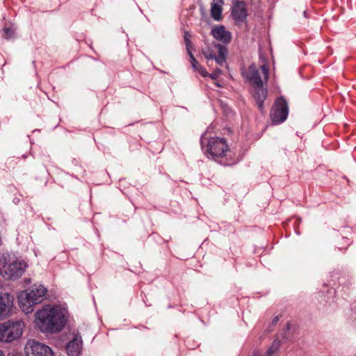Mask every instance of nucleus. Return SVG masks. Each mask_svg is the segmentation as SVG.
<instances>
[{"label": "nucleus", "mask_w": 356, "mask_h": 356, "mask_svg": "<svg viewBox=\"0 0 356 356\" xmlns=\"http://www.w3.org/2000/svg\"><path fill=\"white\" fill-rule=\"evenodd\" d=\"M65 322V312L58 307L44 306L36 313L35 323L42 332H58Z\"/></svg>", "instance_id": "f257e3e1"}, {"label": "nucleus", "mask_w": 356, "mask_h": 356, "mask_svg": "<svg viewBox=\"0 0 356 356\" xmlns=\"http://www.w3.org/2000/svg\"><path fill=\"white\" fill-rule=\"evenodd\" d=\"M268 67L266 65L260 67V72L254 64H252L246 72H243L244 76L250 82L254 88L253 96L259 109H262L263 102L266 97V90L264 88L261 74L264 79H268Z\"/></svg>", "instance_id": "f03ea898"}, {"label": "nucleus", "mask_w": 356, "mask_h": 356, "mask_svg": "<svg viewBox=\"0 0 356 356\" xmlns=\"http://www.w3.org/2000/svg\"><path fill=\"white\" fill-rule=\"evenodd\" d=\"M27 264L22 259L6 254L0 257V274L7 280H17L25 272Z\"/></svg>", "instance_id": "7ed1b4c3"}, {"label": "nucleus", "mask_w": 356, "mask_h": 356, "mask_svg": "<svg viewBox=\"0 0 356 356\" xmlns=\"http://www.w3.org/2000/svg\"><path fill=\"white\" fill-rule=\"evenodd\" d=\"M47 293V289L42 284H34L30 289L21 293L18 297L19 305L25 314L31 313L34 305L40 303Z\"/></svg>", "instance_id": "20e7f679"}, {"label": "nucleus", "mask_w": 356, "mask_h": 356, "mask_svg": "<svg viewBox=\"0 0 356 356\" xmlns=\"http://www.w3.org/2000/svg\"><path fill=\"white\" fill-rule=\"evenodd\" d=\"M24 324L21 321H8L0 323V341L10 342L18 339L22 334Z\"/></svg>", "instance_id": "39448f33"}, {"label": "nucleus", "mask_w": 356, "mask_h": 356, "mask_svg": "<svg viewBox=\"0 0 356 356\" xmlns=\"http://www.w3.org/2000/svg\"><path fill=\"white\" fill-rule=\"evenodd\" d=\"M228 150L229 147L225 140L218 137L211 138L206 149L207 156L214 160L225 156Z\"/></svg>", "instance_id": "423d86ee"}, {"label": "nucleus", "mask_w": 356, "mask_h": 356, "mask_svg": "<svg viewBox=\"0 0 356 356\" xmlns=\"http://www.w3.org/2000/svg\"><path fill=\"white\" fill-rule=\"evenodd\" d=\"M289 108L286 102L282 97L278 98L270 111V118L274 124L283 122L287 118Z\"/></svg>", "instance_id": "0eeeda50"}, {"label": "nucleus", "mask_w": 356, "mask_h": 356, "mask_svg": "<svg viewBox=\"0 0 356 356\" xmlns=\"http://www.w3.org/2000/svg\"><path fill=\"white\" fill-rule=\"evenodd\" d=\"M26 356H54L52 350L35 340H29L25 346Z\"/></svg>", "instance_id": "6e6552de"}, {"label": "nucleus", "mask_w": 356, "mask_h": 356, "mask_svg": "<svg viewBox=\"0 0 356 356\" xmlns=\"http://www.w3.org/2000/svg\"><path fill=\"white\" fill-rule=\"evenodd\" d=\"M13 306V298L7 293L0 296V320L6 318Z\"/></svg>", "instance_id": "1a4fd4ad"}, {"label": "nucleus", "mask_w": 356, "mask_h": 356, "mask_svg": "<svg viewBox=\"0 0 356 356\" xmlns=\"http://www.w3.org/2000/svg\"><path fill=\"white\" fill-rule=\"evenodd\" d=\"M232 15L237 24L243 22L247 17L245 4L241 1L236 2L232 8Z\"/></svg>", "instance_id": "9d476101"}, {"label": "nucleus", "mask_w": 356, "mask_h": 356, "mask_svg": "<svg viewBox=\"0 0 356 356\" xmlns=\"http://www.w3.org/2000/svg\"><path fill=\"white\" fill-rule=\"evenodd\" d=\"M81 337L76 334L66 346V350L68 356H79L81 350Z\"/></svg>", "instance_id": "9b49d317"}, {"label": "nucleus", "mask_w": 356, "mask_h": 356, "mask_svg": "<svg viewBox=\"0 0 356 356\" xmlns=\"http://www.w3.org/2000/svg\"><path fill=\"white\" fill-rule=\"evenodd\" d=\"M212 35L216 40L223 43H228L231 40V33L227 31L223 26H217L211 31Z\"/></svg>", "instance_id": "f8f14e48"}, {"label": "nucleus", "mask_w": 356, "mask_h": 356, "mask_svg": "<svg viewBox=\"0 0 356 356\" xmlns=\"http://www.w3.org/2000/svg\"><path fill=\"white\" fill-rule=\"evenodd\" d=\"M222 0H213L211 5V15L216 21H220L222 19Z\"/></svg>", "instance_id": "ddd939ff"}, {"label": "nucleus", "mask_w": 356, "mask_h": 356, "mask_svg": "<svg viewBox=\"0 0 356 356\" xmlns=\"http://www.w3.org/2000/svg\"><path fill=\"white\" fill-rule=\"evenodd\" d=\"M213 47L218 53V56H216L213 60H215L216 63L218 65H219L220 66H222L224 64L226 63V48L220 44H214Z\"/></svg>", "instance_id": "4468645a"}, {"label": "nucleus", "mask_w": 356, "mask_h": 356, "mask_svg": "<svg viewBox=\"0 0 356 356\" xmlns=\"http://www.w3.org/2000/svg\"><path fill=\"white\" fill-rule=\"evenodd\" d=\"M15 29L13 26H5L3 29V37L6 39H10L14 37Z\"/></svg>", "instance_id": "2eb2a0df"}, {"label": "nucleus", "mask_w": 356, "mask_h": 356, "mask_svg": "<svg viewBox=\"0 0 356 356\" xmlns=\"http://www.w3.org/2000/svg\"><path fill=\"white\" fill-rule=\"evenodd\" d=\"M202 54L208 60H213L216 56L214 50L210 49L209 48L204 49L202 51Z\"/></svg>", "instance_id": "dca6fc26"}, {"label": "nucleus", "mask_w": 356, "mask_h": 356, "mask_svg": "<svg viewBox=\"0 0 356 356\" xmlns=\"http://www.w3.org/2000/svg\"><path fill=\"white\" fill-rule=\"evenodd\" d=\"M187 50H188V53L190 56V58H191V65H192V67L193 68L196 70H198V67L200 66L199 65L197 60L195 58L194 56L193 55V54L191 53V51H190L189 49V47L188 45L187 44Z\"/></svg>", "instance_id": "f3484780"}, {"label": "nucleus", "mask_w": 356, "mask_h": 356, "mask_svg": "<svg viewBox=\"0 0 356 356\" xmlns=\"http://www.w3.org/2000/svg\"><path fill=\"white\" fill-rule=\"evenodd\" d=\"M221 73V71L220 70H219L218 68H217L213 72H212L211 74H208L207 76H209L211 79H216L219 74Z\"/></svg>", "instance_id": "a211bd4d"}, {"label": "nucleus", "mask_w": 356, "mask_h": 356, "mask_svg": "<svg viewBox=\"0 0 356 356\" xmlns=\"http://www.w3.org/2000/svg\"><path fill=\"white\" fill-rule=\"evenodd\" d=\"M196 71L199 72L200 74H201L203 76H207L208 75V73L207 72L205 68H204L202 66H200L198 67V70H196Z\"/></svg>", "instance_id": "6ab92c4d"}, {"label": "nucleus", "mask_w": 356, "mask_h": 356, "mask_svg": "<svg viewBox=\"0 0 356 356\" xmlns=\"http://www.w3.org/2000/svg\"><path fill=\"white\" fill-rule=\"evenodd\" d=\"M279 321V316H275L273 318V321H272V323L273 325L276 324L277 323V321Z\"/></svg>", "instance_id": "aec40b11"}, {"label": "nucleus", "mask_w": 356, "mask_h": 356, "mask_svg": "<svg viewBox=\"0 0 356 356\" xmlns=\"http://www.w3.org/2000/svg\"><path fill=\"white\" fill-rule=\"evenodd\" d=\"M0 356H4L1 350H0Z\"/></svg>", "instance_id": "412c9836"}, {"label": "nucleus", "mask_w": 356, "mask_h": 356, "mask_svg": "<svg viewBox=\"0 0 356 356\" xmlns=\"http://www.w3.org/2000/svg\"><path fill=\"white\" fill-rule=\"evenodd\" d=\"M304 15L306 16V11H304Z\"/></svg>", "instance_id": "4be33fe9"}]
</instances>
